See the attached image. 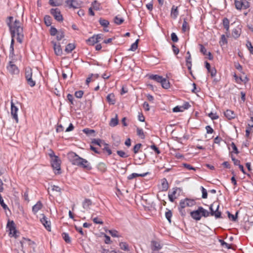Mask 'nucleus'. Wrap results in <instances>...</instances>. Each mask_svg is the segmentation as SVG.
Instances as JSON below:
<instances>
[{"instance_id": "nucleus-1", "label": "nucleus", "mask_w": 253, "mask_h": 253, "mask_svg": "<svg viewBox=\"0 0 253 253\" xmlns=\"http://www.w3.org/2000/svg\"><path fill=\"white\" fill-rule=\"evenodd\" d=\"M21 24L18 20H15L13 24H8L10 31L11 34L12 40L10 44V49L12 51L14 50V40L13 38L16 35V40L17 42L22 43L24 38L23 28L21 27Z\"/></svg>"}, {"instance_id": "nucleus-2", "label": "nucleus", "mask_w": 253, "mask_h": 253, "mask_svg": "<svg viewBox=\"0 0 253 253\" xmlns=\"http://www.w3.org/2000/svg\"><path fill=\"white\" fill-rule=\"evenodd\" d=\"M67 158L73 165L78 166L87 170L92 169L90 164L86 159L80 157L75 152H70L68 153Z\"/></svg>"}, {"instance_id": "nucleus-3", "label": "nucleus", "mask_w": 253, "mask_h": 253, "mask_svg": "<svg viewBox=\"0 0 253 253\" xmlns=\"http://www.w3.org/2000/svg\"><path fill=\"white\" fill-rule=\"evenodd\" d=\"M219 207L217 202H214L210 207V215L214 216L216 218H221V212L218 211Z\"/></svg>"}, {"instance_id": "nucleus-4", "label": "nucleus", "mask_w": 253, "mask_h": 253, "mask_svg": "<svg viewBox=\"0 0 253 253\" xmlns=\"http://www.w3.org/2000/svg\"><path fill=\"white\" fill-rule=\"evenodd\" d=\"M234 4L237 10L246 9L250 7V3L246 0H235Z\"/></svg>"}, {"instance_id": "nucleus-5", "label": "nucleus", "mask_w": 253, "mask_h": 253, "mask_svg": "<svg viewBox=\"0 0 253 253\" xmlns=\"http://www.w3.org/2000/svg\"><path fill=\"white\" fill-rule=\"evenodd\" d=\"M51 165L53 169L58 171L57 173H60L61 160L58 157H54L51 160Z\"/></svg>"}, {"instance_id": "nucleus-6", "label": "nucleus", "mask_w": 253, "mask_h": 253, "mask_svg": "<svg viewBox=\"0 0 253 253\" xmlns=\"http://www.w3.org/2000/svg\"><path fill=\"white\" fill-rule=\"evenodd\" d=\"M195 202L193 200L186 198L180 201L179 203L180 208L182 210L186 207H192L195 205Z\"/></svg>"}, {"instance_id": "nucleus-7", "label": "nucleus", "mask_w": 253, "mask_h": 253, "mask_svg": "<svg viewBox=\"0 0 253 253\" xmlns=\"http://www.w3.org/2000/svg\"><path fill=\"white\" fill-rule=\"evenodd\" d=\"M7 69L11 74H17L19 73V69L14 62L12 61L9 62L7 66Z\"/></svg>"}, {"instance_id": "nucleus-8", "label": "nucleus", "mask_w": 253, "mask_h": 253, "mask_svg": "<svg viewBox=\"0 0 253 253\" xmlns=\"http://www.w3.org/2000/svg\"><path fill=\"white\" fill-rule=\"evenodd\" d=\"M50 13L57 21L59 22L63 21L62 15L58 8H56L51 9Z\"/></svg>"}, {"instance_id": "nucleus-9", "label": "nucleus", "mask_w": 253, "mask_h": 253, "mask_svg": "<svg viewBox=\"0 0 253 253\" xmlns=\"http://www.w3.org/2000/svg\"><path fill=\"white\" fill-rule=\"evenodd\" d=\"M6 226L9 232V234L13 237L16 236V230L14 222L13 221L8 220Z\"/></svg>"}, {"instance_id": "nucleus-10", "label": "nucleus", "mask_w": 253, "mask_h": 253, "mask_svg": "<svg viewBox=\"0 0 253 253\" xmlns=\"http://www.w3.org/2000/svg\"><path fill=\"white\" fill-rule=\"evenodd\" d=\"M6 226L9 232V234L13 237L16 236V230L14 222L13 221L8 220Z\"/></svg>"}, {"instance_id": "nucleus-11", "label": "nucleus", "mask_w": 253, "mask_h": 253, "mask_svg": "<svg viewBox=\"0 0 253 253\" xmlns=\"http://www.w3.org/2000/svg\"><path fill=\"white\" fill-rule=\"evenodd\" d=\"M41 215L42 217L41 218L40 221L43 224L44 227L48 231H51L50 222L47 220V218L44 215V214H41Z\"/></svg>"}, {"instance_id": "nucleus-12", "label": "nucleus", "mask_w": 253, "mask_h": 253, "mask_svg": "<svg viewBox=\"0 0 253 253\" xmlns=\"http://www.w3.org/2000/svg\"><path fill=\"white\" fill-rule=\"evenodd\" d=\"M18 108L15 106L14 103L11 102V115L12 116L13 119H14L17 123H18V118L17 115V112Z\"/></svg>"}, {"instance_id": "nucleus-13", "label": "nucleus", "mask_w": 253, "mask_h": 253, "mask_svg": "<svg viewBox=\"0 0 253 253\" xmlns=\"http://www.w3.org/2000/svg\"><path fill=\"white\" fill-rule=\"evenodd\" d=\"M151 248L152 251H158L162 248V246L159 242L153 240L151 242Z\"/></svg>"}, {"instance_id": "nucleus-14", "label": "nucleus", "mask_w": 253, "mask_h": 253, "mask_svg": "<svg viewBox=\"0 0 253 253\" xmlns=\"http://www.w3.org/2000/svg\"><path fill=\"white\" fill-rule=\"evenodd\" d=\"M191 217L196 220H200L201 218V214L199 211V207L197 210L193 211L190 212Z\"/></svg>"}, {"instance_id": "nucleus-15", "label": "nucleus", "mask_w": 253, "mask_h": 253, "mask_svg": "<svg viewBox=\"0 0 253 253\" xmlns=\"http://www.w3.org/2000/svg\"><path fill=\"white\" fill-rule=\"evenodd\" d=\"M65 2L70 8H78L80 7V4L75 0H67Z\"/></svg>"}, {"instance_id": "nucleus-16", "label": "nucleus", "mask_w": 253, "mask_h": 253, "mask_svg": "<svg viewBox=\"0 0 253 253\" xmlns=\"http://www.w3.org/2000/svg\"><path fill=\"white\" fill-rule=\"evenodd\" d=\"M224 115L228 120H230L235 118L237 116L236 113L231 110H227L224 112Z\"/></svg>"}, {"instance_id": "nucleus-17", "label": "nucleus", "mask_w": 253, "mask_h": 253, "mask_svg": "<svg viewBox=\"0 0 253 253\" xmlns=\"http://www.w3.org/2000/svg\"><path fill=\"white\" fill-rule=\"evenodd\" d=\"M52 42L53 44L54 50V52L56 54V55H57L58 56L61 55L62 53V50L61 48V46H60V44L59 43L57 44L54 42Z\"/></svg>"}, {"instance_id": "nucleus-18", "label": "nucleus", "mask_w": 253, "mask_h": 253, "mask_svg": "<svg viewBox=\"0 0 253 253\" xmlns=\"http://www.w3.org/2000/svg\"><path fill=\"white\" fill-rule=\"evenodd\" d=\"M43 207L41 201H38L32 208V211L36 214Z\"/></svg>"}, {"instance_id": "nucleus-19", "label": "nucleus", "mask_w": 253, "mask_h": 253, "mask_svg": "<svg viewBox=\"0 0 253 253\" xmlns=\"http://www.w3.org/2000/svg\"><path fill=\"white\" fill-rule=\"evenodd\" d=\"M177 188H173V190L171 192H169L168 197L169 201L171 202H173L174 200L176 199V197L175 196L176 193H177Z\"/></svg>"}, {"instance_id": "nucleus-20", "label": "nucleus", "mask_w": 253, "mask_h": 253, "mask_svg": "<svg viewBox=\"0 0 253 253\" xmlns=\"http://www.w3.org/2000/svg\"><path fill=\"white\" fill-rule=\"evenodd\" d=\"M179 14L178 7L173 5L171 9L170 15L173 19H176Z\"/></svg>"}, {"instance_id": "nucleus-21", "label": "nucleus", "mask_w": 253, "mask_h": 253, "mask_svg": "<svg viewBox=\"0 0 253 253\" xmlns=\"http://www.w3.org/2000/svg\"><path fill=\"white\" fill-rule=\"evenodd\" d=\"M106 99L110 104L113 105L115 103V98L113 93H110L108 94Z\"/></svg>"}, {"instance_id": "nucleus-22", "label": "nucleus", "mask_w": 253, "mask_h": 253, "mask_svg": "<svg viewBox=\"0 0 253 253\" xmlns=\"http://www.w3.org/2000/svg\"><path fill=\"white\" fill-rule=\"evenodd\" d=\"M148 173H142V174H138V173H131V174L129 175L128 176H127V179L128 180H131L134 178H136L137 177H139V176H140V177H144Z\"/></svg>"}, {"instance_id": "nucleus-23", "label": "nucleus", "mask_w": 253, "mask_h": 253, "mask_svg": "<svg viewBox=\"0 0 253 253\" xmlns=\"http://www.w3.org/2000/svg\"><path fill=\"white\" fill-rule=\"evenodd\" d=\"M63 0H49V4L52 6H58L62 4Z\"/></svg>"}, {"instance_id": "nucleus-24", "label": "nucleus", "mask_w": 253, "mask_h": 253, "mask_svg": "<svg viewBox=\"0 0 253 253\" xmlns=\"http://www.w3.org/2000/svg\"><path fill=\"white\" fill-rule=\"evenodd\" d=\"M91 204L92 202L90 200L85 199L83 203V207L84 209L87 210L89 209V207Z\"/></svg>"}, {"instance_id": "nucleus-25", "label": "nucleus", "mask_w": 253, "mask_h": 253, "mask_svg": "<svg viewBox=\"0 0 253 253\" xmlns=\"http://www.w3.org/2000/svg\"><path fill=\"white\" fill-rule=\"evenodd\" d=\"M97 42L98 41L96 40V37L94 35L86 40V43L90 45H93Z\"/></svg>"}, {"instance_id": "nucleus-26", "label": "nucleus", "mask_w": 253, "mask_h": 253, "mask_svg": "<svg viewBox=\"0 0 253 253\" xmlns=\"http://www.w3.org/2000/svg\"><path fill=\"white\" fill-rule=\"evenodd\" d=\"M163 77L157 75H151L149 76V79L151 80H153L158 83H161L162 81Z\"/></svg>"}, {"instance_id": "nucleus-27", "label": "nucleus", "mask_w": 253, "mask_h": 253, "mask_svg": "<svg viewBox=\"0 0 253 253\" xmlns=\"http://www.w3.org/2000/svg\"><path fill=\"white\" fill-rule=\"evenodd\" d=\"M162 87L165 89H168L170 87V84L166 79L163 78L162 81L160 83Z\"/></svg>"}, {"instance_id": "nucleus-28", "label": "nucleus", "mask_w": 253, "mask_h": 253, "mask_svg": "<svg viewBox=\"0 0 253 253\" xmlns=\"http://www.w3.org/2000/svg\"><path fill=\"white\" fill-rule=\"evenodd\" d=\"M169 188V184L167 180L166 179H164L161 183V190L163 191H166Z\"/></svg>"}, {"instance_id": "nucleus-29", "label": "nucleus", "mask_w": 253, "mask_h": 253, "mask_svg": "<svg viewBox=\"0 0 253 253\" xmlns=\"http://www.w3.org/2000/svg\"><path fill=\"white\" fill-rule=\"evenodd\" d=\"M199 211H200L201 217H207L210 215V212L202 207H199Z\"/></svg>"}, {"instance_id": "nucleus-30", "label": "nucleus", "mask_w": 253, "mask_h": 253, "mask_svg": "<svg viewBox=\"0 0 253 253\" xmlns=\"http://www.w3.org/2000/svg\"><path fill=\"white\" fill-rule=\"evenodd\" d=\"M94 215H95V213H93L91 214V217L93 222L95 224H101V225L103 224V221L101 219L98 218V217H94Z\"/></svg>"}, {"instance_id": "nucleus-31", "label": "nucleus", "mask_w": 253, "mask_h": 253, "mask_svg": "<svg viewBox=\"0 0 253 253\" xmlns=\"http://www.w3.org/2000/svg\"><path fill=\"white\" fill-rule=\"evenodd\" d=\"M118 115L116 114L115 118H112L109 123V125L111 126L114 127L118 124Z\"/></svg>"}, {"instance_id": "nucleus-32", "label": "nucleus", "mask_w": 253, "mask_h": 253, "mask_svg": "<svg viewBox=\"0 0 253 253\" xmlns=\"http://www.w3.org/2000/svg\"><path fill=\"white\" fill-rule=\"evenodd\" d=\"M223 25L226 30V32H228L229 30V21L227 18H224L223 19Z\"/></svg>"}, {"instance_id": "nucleus-33", "label": "nucleus", "mask_w": 253, "mask_h": 253, "mask_svg": "<svg viewBox=\"0 0 253 253\" xmlns=\"http://www.w3.org/2000/svg\"><path fill=\"white\" fill-rule=\"evenodd\" d=\"M75 48V45L73 43H69L67 44V45L66 46L65 51L67 53H70L71 52L73 49H74Z\"/></svg>"}, {"instance_id": "nucleus-34", "label": "nucleus", "mask_w": 253, "mask_h": 253, "mask_svg": "<svg viewBox=\"0 0 253 253\" xmlns=\"http://www.w3.org/2000/svg\"><path fill=\"white\" fill-rule=\"evenodd\" d=\"M99 22L100 24L104 28L107 27L109 25V22L108 20L102 18L99 19Z\"/></svg>"}, {"instance_id": "nucleus-35", "label": "nucleus", "mask_w": 253, "mask_h": 253, "mask_svg": "<svg viewBox=\"0 0 253 253\" xmlns=\"http://www.w3.org/2000/svg\"><path fill=\"white\" fill-rule=\"evenodd\" d=\"M32 77V70L31 68L28 67L25 69V78L26 79Z\"/></svg>"}, {"instance_id": "nucleus-36", "label": "nucleus", "mask_w": 253, "mask_h": 253, "mask_svg": "<svg viewBox=\"0 0 253 253\" xmlns=\"http://www.w3.org/2000/svg\"><path fill=\"white\" fill-rule=\"evenodd\" d=\"M187 109V107L184 106H176L173 108V112H183L184 110Z\"/></svg>"}, {"instance_id": "nucleus-37", "label": "nucleus", "mask_w": 253, "mask_h": 253, "mask_svg": "<svg viewBox=\"0 0 253 253\" xmlns=\"http://www.w3.org/2000/svg\"><path fill=\"white\" fill-rule=\"evenodd\" d=\"M186 66L187 67V68L189 70H190L191 69L192 67V62H191V55L189 54L187 57H186Z\"/></svg>"}, {"instance_id": "nucleus-38", "label": "nucleus", "mask_w": 253, "mask_h": 253, "mask_svg": "<svg viewBox=\"0 0 253 253\" xmlns=\"http://www.w3.org/2000/svg\"><path fill=\"white\" fill-rule=\"evenodd\" d=\"M136 133H137V135L138 136H139L141 139L145 138V135H144L143 130L142 128H139V127H137Z\"/></svg>"}, {"instance_id": "nucleus-39", "label": "nucleus", "mask_w": 253, "mask_h": 253, "mask_svg": "<svg viewBox=\"0 0 253 253\" xmlns=\"http://www.w3.org/2000/svg\"><path fill=\"white\" fill-rule=\"evenodd\" d=\"M44 20L45 24L47 26H49L51 24V17L49 15H45L44 17Z\"/></svg>"}, {"instance_id": "nucleus-40", "label": "nucleus", "mask_w": 253, "mask_h": 253, "mask_svg": "<svg viewBox=\"0 0 253 253\" xmlns=\"http://www.w3.org/2000/svg\"><path fill=\"white\" fill-rule=\"evenodd\" d=\"M228 216L229 218H231L232 220L235 221L237 219V215L239 213V211H236L235 215L231 214L229 211H227Z\"/></svg>"}, {"instance_id": "nucleus-41", "label": "nucleus", "mask_w": 253, "mask_h": 253, "mask_svg": "<svg viewBox=\"0 0 253 253\" xmlns=\"http://www.w3.org/2000/svg\"><path fill=\"white\" fill-rule=\"evenodd\" d=\"M182 31L185 32L187 30H189V26L188 23L187 22L185 19L184 20V21L182 24Z\"/></svg>"}, {"instance_id": "nucleus-42", "label": "nucleus", "mask_w": 253, "mask_h": 253, "mask_svg": "<svg viewBox=\"0 0 253 253\" xmlns=\"http://www.w3.org/2000/svg\"><path fill=\"white\" fill-rule=\"evenodd\" d=\"M120 247L124 251H129L128 244L126 242H121L120 243Z\"/></svg>"}, {"instance_id": "nucleus-43", "label": "nucleus", "mask_w": 253, "mask_h": 253, "mask_svg": "<svg viewBox=\"0 0 253 253\" xmlns=\"http://www.w3.org/2000/svg\"><path fill=\"white\" fill-rule=\"evenodd\" d=\"M62 236V238L67 243H70L71 242V239L68 233H63Z\"/></svg>"}, {"instance_id": "nucleus-44", "label": "nucleus", "mask_w": 253, "mask_h": 253, "mask_svg": "<svg viewBox=\"0 0 253 253\" xmlns=\"http://www.w3.org/2000/svg\"><path fill=\"white\" fill-rule=\"evenodd\" d=\"M232 35L234 38H238L240 35V31L237 29H234L232 31Z\"/></svg>"}, {"instance_id": "nucleus-45", "label": "nucleus", "mask_w": 253, "mask_h": 253, "mask_svg": "<svg viewBox=\"0 0 253 253\" xmlns=\"http://www.w3.org/2000/svg\"><path fill=\"white\" fill-rule=\"evenodd\" d=\"M64 37V32L62 30L59 31L58 32L57 34H56V39L58 41H60L62 39H63Z\"/></svg>"}, {"instance_id": "nucleus-46", "label": "nucleus", "mask_w": 253, "mask_h": 253, "mask_svg": "<svg viewBox=\"0 0 253 253\" xmlns=\"http://www.w3.org/2000/svg\"><path fill=\"white\" fill-rule=\"evenodd\" d=\"M124 21V20L123 18L119 17L118 16H116L114 18V22L117 25H121Z\"/></svg>"}, {"instance_id": "nucleus-47", "label": "nucleus", "mask_w": 253, "mask_h": 253, "mask_svg": "<svg viewBox=\"0 0 253 253\" xmlns=\"http://www.w3.org/2000/svg\"><path fill=\"white\" fill-rule=\"evenodd\" d=\"M98 169L102 172L106 171V165L103 163H100L98 165Z\"/></svg>"}, {"instance_id": "nucleus-48", "label": "nucleus", "mask_w": 253, "mask_h": 253, "mask_svg": "<svg viewBox=\"0 0 253 253\" xmlns=\"http://www.w3.org/2000/svg\"><path fill=\"white\" fill-rule=\"evenodd\" d=\"M141 146H142V144L140 143H138V144H136L135 145H134V146L133 147V151L134 153L137 154L139 152Z\"/></svg>"}, {"instance_id": "nucleus-49", "label": "nucleus", "mask_w": 253, "mask_h": 253, "mask_svg": "<svg viewBox=\"0 0 253 253\" xmlns=\"http://www.w3.org/2000/svg\"><path fill=\"white\" fill-rule=\"evenodd\" d=\"M83 131L89 135H91L92 134H94L95 133V131L93 129H90L89 128H84L83 130Z\"/></svg>"}, {"instance_id": "nucleus-50", "label": "nucleus", "mask_w": 253, "mask_h": 253, "mask_svg": "<svg viewBox=\"0 0 253 253\" xmlns=\"http://www.w3.org/2000/svg\"><path fill=\"white\" fill-rule=\"evenodd\" d=\"M219 242L220 243V244L222 247H224V248L228 249H231V246L225 242L223 240H219Z\"/></svg>"}, {"instance_id": "nucleus-51", "label": "nucleus", "mask_w": 253, "mask_h": 253, "mask_svg": "<svg viewBox=\"0 0 253 253\" xmlns=\"http://www.w3.org/2000/svg\"><path fill=\"white\" fill-rule=\"evenodd\" d=\"M100 4L97 1L95 0L92 3V6L94 10H98L100 9Z\"/></svg>"}, {"instance_id": "nucleus-52", "label": "nucleus", "mask_w": 253, "mask_h": 253, "mask_svg": "<svg viewBox=\"0 0 253 253\" xmlns=\"http://www.w3.org/2000/svg\"><path fill=\"white\" fill-rule=\"evenodd\" d=\"M138 40H137L134 43H133L130 48L129 49V50L135 51L138 47Z\"/></svg>"}, {"instance_id": "nucleus-53", "label": "nucleus", "mask_w": 253, "mask_h": 253, "mask_svg": "<svg viewBox=\"0 0 253 253\" xmlns=\"http://www.w3.org/2000/svg\"><path fill=\"white\" fill-rule=\"evenodd\" d=\"M28 84L31 87H33L35 85L36 83L33 80L32 77L26 79Z\"/></svg>"}, {"instance_id": "nucleus-54", "label": "nucleus", "mask_w": 253, "mask_h": 253, "mask_svg": "<svg viewBox=\"0 0 253 253\" xmlns=\"http://www.w3.org/2000/svg\"><path fill=\"white\" fill-rule=\"evenodd\" d=\"M246 45H247L248 49L250 51V52L251 54H253V46L252 44V43L248 41L247 42Z\"/></svg>"}, {"instance_id": "nucleus-55", "label": "nucleus", "mask_w": 253, "mask_h": 253, "mask_svg": "<svg viewBox=\"0 0 253 253\" xmlns=\"http://www.w3.org/2000/svg\"><path fill=\"white\" fill-rule=\"evenodd\" d=\"M117 154L122 158H127L128 155L123 151L118 150L117 151Z\"/></svg>"}, {"instance_id": "nucleus-56", "label": "nucleus", "mask_w": 253, "mask_h": 253, "mask_svg": "<svg viewBox=\"0 0 253 253\" xmlns=\"http://www.w3.org/2000/svg\"><path fill=\"white\" fill-rule=\"evenodd\" d=\"M201 191L202 193V198L203 199H206L208 197V194L207 190L203 186H201Z\"/></svg>"}, {"instance_id": "nucleus-57", "label": "nucleus", "mask_w": 253, "mask_h": 253, "mask_svg": "<svg viewBox=\"0 0 253 253\" xmlns=\"http://www.w3.org/2000/svg\"><path fill=\"white\" fill-rule=\"evenodd\" d=\"M166 218L168 220L169 223L171 222V217L172 216V212L170 211H167L165 213Z\"/></svg>"}, {"instance_id": "nucleus-58", "label": "nucleus", "mask_w": 253, "mask_h": 253, "mask_svg": "<svg viewBox=\"0 0 253 253\" xmlns=\"http://www.w3.org/2000/svg\"><path fill=\"white\" fill-rule=\"evenodd\" d=\"M0 204L1 206V207L3 208V209L6 210L8 209L7 205L4 203L2 197L0 194Z\"/></svg>"}, {"instance_id": "nucleus-59", "label": "nucleus", "mask_w": 253, "mask_h": 253, "mask_svg": "<svg viewBox=\"0 0 253 253\" xmlns=\"http://www.w3.org/2000/svg\"><path fill=\"white\" fill-rule=\"evenodd\" d=\"M227 40L225 36V35H222L221 37V40L220 41V43L221 45H224L225 43H227Z\"/></svg>"}, {"instance_id": "nucleus-60", "label": "nucleus", "mask_w": 253, "mask_h": 253, "mask_svg": "<svg viewBox=\"0 0 253 253\" xmlns=\"http://www.w3.org/2000/svg\"><path fill=\"white\" fill-rule=\"evenodd\" d=\"M58 31L57 30V29L53 27H51L50 28V34L51 36H55L57 33H58Z\"/></svg>"}, {"instance_id": "nucleus-61", "label": "nucleus", "mask_w": 253, "mask_h": 253, "mask_svg": "<svg viewBox=\"0 0 253 253\" xmlns=\"http://www.w3.org/2000/svg\"><path fill=\"white\" fill-rule=\"evenodd\" d=\"M83 94H84V92L82 90H79V91H76L75 93V96L78 98H82Z\"/></svg>"}, {"instance_id": "nucleus-62", "label": "nucleus", "mask_w": 253, "mask_h": 253, "mask_svg": "<svg viewBox=\"0 0 253 253\" xmlns=\"http://www.w3.org/2000/svg\"><path fill=\"white\" fill-rule=\"evenodd\" d=\"M171 39L175 42H176L178 41V38L175 33H172L171 34Z\"/></svg>"}, {"instance_id": "nucleus-63", "label": "nucleus", "mask_w": 253, "mask_h": 253, "mask_svg": "<svg viewBox=\"0 0 253 253\" xmlns=\"http://www.w3.org/2000/svg\"><path fill=\"white\" fill-rule=\"evenodd\" d=\"M102 142V140L100 139H93L91 143L92 144L98 145L99 146H101V143Z\"/></svg>"}, {"instance_id": "nucleus-64", "label": "nucleus", "mask_w": 253, "mask_h": 253, "mask_svg": "<svg viewBox=\"0 0 253 253\" xmlns=\"http://www.w3.org/2000/svg\"><path fill=\"white\" fill-rule=\"evenodd\" d=\"M200 51L202 52L204 55H206L208 54V52L207 51V49L204 47V46L203 44H200Z\"/></svg>"}]
</instances>
